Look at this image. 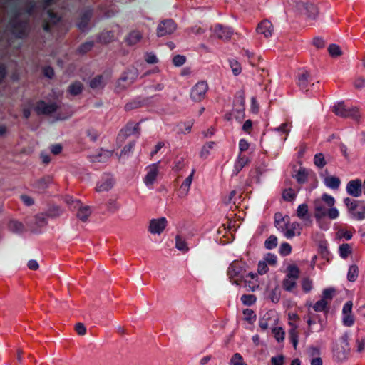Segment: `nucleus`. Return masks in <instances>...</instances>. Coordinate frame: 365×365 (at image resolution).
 I'll return each mask as SVG.
<instances>
[{
  "instance_id": "f257e3e1",
  "label": "nucleus",
  "mask_w": 365,
  "mask_h": 365,
  "mask_svg": "<svg viewBox=\"0 0 365 365\" xmlns=\"http://www.w3.org/2000/svg\"><path fill=\"white\" fill-rule=\"evenodd\" d=\"M339 212L336 208L331 207L330 209H327L322 205L321 201H315V214L314 216L317 219L319 220L326 215L330 219H335L338 217Z\"/></svg>"
},
{
  "instance_id": "f03ea898",
  "label": "nucleus",
  "mask_w": 365,
  "mask_h": 365,
  "mask_svg": "<svg viewBox=\"0 0 365 365\" xmlns=\"http://www.w3.org/2000/svg\"><path fill=\"white\" fill-rule=\"evenodd\" d=\"M334 112L336 115L344 117L350 116L356 120L360 117L357 108L347 107L344 103H339L334 106Z\"/></svg>"
},
{
  "instance_id": "7ed1b4c3",
  "label": "nucleus",
  "mask_w": 365,
  "mask_h": 365,
  "mask_svg": "<svg viewBox=\"0 0 365 365\" xmlns=\"http://www.w3.org/2000/svg\"><path fill=\"white\" fill-rule=\"evenodd\" d=\"M176 29V25L171 19L162 21L157 26V36L162 37L168 34H171Z\"/></svg>"
},
{
  "instance_id": "20e7f679",
  "label": "nucleus",
  "mask_w": 365,
  "mask_h": 365,
  "mask_svg": "<svg viewBox=\"0 0 365 365\" xmlns=\"http://www.w3.org/2000/svg\"><path fill=\"white\" fill-rule=\"evenodd\" d=\"M58 106L56 103H46L41 101L37 103L35 111L38 115H50L57 110Z\"/></svg>"
},
{
  "instance_id": "39448f33",
  "label": "nucleus",
  "mask_w": 365,
  "mask_h": 365,
  "mask_svg": "<svg viewBox=\"0 0 365 365\" xmlns=\"http://www.w3.org/2000/svg\"><path fill=\"white\" fill-rule=\"evenodd\" d=\"M143 38V35L138 30H132L128 33L125 38V41L129 46H133L140 43Z\"/></svg>"
},
{
  "instance_id": "423d86ee",
  "label": "nucleus",
  "mask_w": 365,
  "mask_h": 365,
  "mask_svg": "<svg viewBox=\"0 0 365 365\" xmlns=\"http://www.w3.org/2000/svg\"><path fill=\"white\" fill-rule=\"evenodd\" d=\"M214 32L220 39H229L232 36L230 29L221 24L215 25Z\"/></svg>"
},
{
  "instance_id": "0eeeda50",
  "label": "nucleus",
  "mask_w": 365,
  "mask_h": 365,
  "mask_svg": "<svg viewBox=\"0 0 365 365\" xmlns=\"http://www.w3.org/2000/svg\"><path fill=\"white\" fill-rule=\"evenodd\" d=\"M257 30L259 34L268 38L271 36L272 34L273 26L270 21H263L258 25Z\"/></svg>"
},
{
  "instance_id": "6e6552de",
  "label": "nucleus",
  "mask_w": 365,
  "mask_h": 365,
  "mask_svg": "<svg viewBox=\"0 0 365 365\" xmlns=\"http://www.w3.org/2000/svg\"><path fill=\"white\" fill-rule=\"evenodd\" d=\"M166 220L165 217H162L158 220H153L150 224V230L153 233H160L165 226H166Z\"/></svg>"
},
{
  "instance_id": "1a4fd4ad",
  "label": "nucleus",
  "mask_w": 365,
  "mask_h": 365,
  "mask_svg": "<svg viewBox=\"0 0 365 365\" xmlns=\"http://www.w3.org/2000/svg\"><path fill=\"white\" fill-rule=\"evenodd\" d=\"M361 187L360 180H352L347 185V192L354 197H358L361 194Z\"/></svg>"
},
{
  "instance_id": "9d476101",
  "label": "nucleus",
  "mask_w": 365,
  "mask_h": 365,
  "mask_svg": "<svg viewBox=\"0 0 365 365\" xmlns=\"http://www.w3.org/2000/svg\"><path fill=\"white\" fill-rule=\"evenodd\" d=\"M158 173L157 164H153L149 168V172L147 174L145 182L147 185H152L156 179Z\"/></svg>"
},
{
  "instance_id": "9b49d317",
  "label": "nucleus",
  "mask_w": 365,
  "mask_h": 365,
  "mask_svg": "<svg viewBox=\"0 0 365 365\" xmlns=\"http://www.w3.org/2000/svg\"><path fill=\"white\" fill-rule=\"evenodd\" d=\"M91 16V13L90 11L85 12L80 18L79 22L78 23V26L81 30H85L87 28L88 21Z\"/></svg>"
},
{
  "instance_id": "f8f14e48",
  "label": "nucleus",
  "mask_w": 365,
  "mask_h": 365,
  "mask_svg": "<svg viewBox=\"0 0 365 365\" xmlns=\"http://www.w3.org/2000/svg\"><path fill=\"white\" fill-rule=\"evenodd\" d=\"M207 90V85L205 82H200L197 83L192 89L195 95L201 96L206 93Z\"/></svg>"
},
{
  "instance_id": "ddd939ff",
  "label": "nucleus",
  "mask_w": 365,
  "mask_h": 365,
  "mask_svg": "<svg viewBox=\"0 0 365 365\" xmlns=\"http://www.w3.org/2000/svg\"><path fill=\"white\" fill-rule=\"evenodd\" d=\"M114 35L112 31L103 32L99 36V41L103 44H107L113 40Z\"/></svg>"
},
{
  "instance_id": "4468645a",
  "label": "nucleus",
  "mask_w": 365,
  "mask_h": 365,
  "mask_svg": "<svg viewBox=\"0 0 365 365\" xmlns=\"http://www.w3.org/2000/svg\"><path fill=\"white\" fill-rule=\"evenodd\" d=\"M297 226H298L297 223H291L289 222L285 224V235L287 237H292L295 235Z\"/></svg>"
},
{
  "instance_id": "2eb2a0df",
  "label": "nucleus",
  "mask_w": 365,
  "mask_h": 365,
  "mask_svg": "<svg viewBox=\"0 0 365 365\" xmlns=\"http://www.w3.org/2000/svg\"><path fill=\"white\" fill-rule=\"evenodd\" d=\"M324 181H325V184L328 187H329L331 188H334V189L337 188L340 184L339 179L336 177H333V176L326 178Z\"/></svg>"
},
{
  "instance_id": "dca6fc26",
  "label": "nucleus",
  "mask_w": 365,
  "mask_h": 365,
  "mask_svg": "<svg viewBox=\"0 0 365 365\" xmlns=\"http://www.w3.org/2000/svg\"><path fill=\"white\" fill-rule=\"evenodd\" d=\"M359 274V267L358 266L354 264L349 267L348 271V279L351 282H354Z\"/></svg>"
},
{
  "instance_id": "f3484780",
  "label": "nucleus",
  "mask_w": 365,
  "mask_h": 365,
  "mask_svg": "<svg viewBox=\"0 0 365 365\" xmlns=\"http://www.w3.org/2000/svg\"><path fill=\"white\" fill-rule=\"evenodd\" d=\"M47 14H48V17H49L48 22L46 23L43 25V29L46 31H48V29H49V23L55 24H56L59 21V18L56 16V14L53 13L52 11H48Z\"/></svg>"
},
{
  "instance_id": "a211bd4d",
  "label": "nucleus",
  "mask_w": 365,
  "mask_h": 365,
  "mask_svg": "<svg viewBox=\"0 0 365 365\" xmlns=\"http://www.w3.org/2000/svg\"><path fill=\"white\" fill-rule=\"evenodd\" d=\"M351 252V247L349 244H342L339 247V253L342 258H346Z\"/></svg>"
},
{
  "instance_id": "6ab92c4d",
  "label": "nucleus",
  "mask_w": 365,
  "mask_h": 365,
  "mask_svg": "<svg viewBox=\"0 0 365 365\" xmlns=\"http://www.w3.org/2000/svg\"><path fill=\"white\" fill-rule=\"evenodd\" d=\"M287 277L297 279L299 277V270L295 265H289L288 267Z\"/></svg>"
},
{
  "instance_id": "aec40b11",
  "label": "nucleus",
  "mask_w": 365,
  "mask_h": 365,
  "mask_svg": "<svg viewBox=\"0 0 365 365\" xmlns=\"http://www.w3.org/2000/svg\"><path fill=\"white\" fill-rule=\"evenodd\" d=\"M83 84L80 82H76L69 87L71 94L76 96L82 92Z\"/></svg>"
},
{
  "instance_id": "412c9836",
  "label": "nucleus",
  "mask_w": 365,
  "mask_h": 365,
  "mask_svg": "<svg viewBox=\"0 0 365 365\" xmlns=\"http://www.w3.org/2000/svg\"><path fill=\"white\" fill-rule=\"evenodd\" d=\"M91 212L88 207H82L78 212V217L80 218L83 222H86Z\"/></svg>"
},
{
  "instance_id": "4be33fe9",
  "label": "nucleus",
  "mask_w": 365,
  "mask_h": 365,
  "mask_svg": "<svg viewBox=\"0 0 365 365\" xmlns=\"http://www.w3.org/2000/svg\"><path fill=\"white\" fill-rule=\"evenodd\" d=\"M316 201H321L322 202V204L324 202L325 203L328 207H331L334 205V199L330 196V195H328L327 194H324L322 197V199L320 200H317Z\"/></svg>"
},
{
  "instance_id": "5701e85b",
  "label": "nucleus",
  "mask_w": 365,
  "mask_h": 365,
  "mask_svg": "<svg viewBox=\"0 0 365 365\" xmlns=\"http://www.w3.org/2000/svg\"><path fill=\"white\" fill-rule=\"evenodd\" d=\"M326 160L322 153H318L314 156V164L320 168L325 166Z\"/></svg>"
},
{
  "instance_id": "b1692460",
  "label": "nucleus",
  "mask_w": 365,
  "mask_h": 365,
  "mask_svg": "<svg viewBox=\"0 0 365 365\" xmlns=\"http://www.w3.org/2000/svg\"><path fill=\"white\" fill-rule=\"evenodd\" d=\"M328 50L330 55L334 57L339 56L342 53L339 46L335 44L330 45Z\"/></svg>"
},
{
  "instance_id": "393cba45",
  "label": "nucleus",
  "mask_w": 365,
  "mask_h": 365,
  "mask_svg": "<svg viewBox=\"0 0 365 365\" xmlns=\"http://www.w3.org/2000/svg\"><path fill=\"white\" fill-rule=\"evenodd\" d=\"M103 83V76H98L90 81L89 86L91 88H96L100 87Z\"/></svg>"
},
{
  "instance_id": "a878e982",
  "label": "nucleus",
  "mask_w": 365,
  "mask_h": 365,
  "mask_svg": "<svg viewBox=\"0 0 365 365\" xmlns=\"http://www.w3.org/2000/svg\"><path fill=\"white\" fill-rule=\"evenodd\" d=\"M93 46V42H86V43H83V45H81L78 48V53H80L81 54H84V53L90 51L92 49Z\"/></svg>"
},
{
  "instance_id": "bb28decb",
  "label": "nucleus",
  "mask_w": 365,
  "mask_h": 365,
  "mask_svg": "<svg viewBox=\"0 0 365 365\" xmlns=\"http://www.w3.org/2000/svg\"><path fill=\"white\" fill-rule=\"evenodd\" d=\"M274 337L278 341H282L284 338V331L281 327H276L273 329Z\"/></svg>"
},
{
  "instance_id": "cd10ccee",
  "label": "nucleus",
  "mask_w": 365,
  "mask_h": 365,
  "mask_svg": "<svg viewBox=\"0 0 365 365\" xmlns=\"http://www.w3.org/2000/svg\"><path fill=\"white\" fill-rule=\"evenodd\" d=\"M277 245V238L275 236H270L265 242L267 249H272Z\"/></svg>"
},
{
  "instance_id": "c85d7f7f",
  "label": "nucleus",
  "mask_w": 365,
  "mask_h": 365,
  "mask_svg": "<svg viewBox=\"0 0 365 365\" xmlns=\"http://www.w3.org/2000/svg\"><path fill=\"white\" fill-rule=\"evenodd\" d=\"M308 213V207L305 204L300 205L297 210V216L299 217H304L306 216V215Z\"/></svg>"
},
{
  "instance_id": "c756f323",
  "label": "nucleus",
  "mask_w": 365,
  "mask_h": 365,
  "mask_svg": "<svg viewBox=\"0 0 365 365\" xmlns=\"http://www.w3.org/2000/svg\"><path fill=\"white\" fill-rule=\"evenodd\" d=\"M295 280L296 279L287 277L283 283L284 289L287 291H290L296 285Z\"/></svg>"
},
{
  "instance_id": "7c9ffc66",
  "label": "nucleus",
  "mask_w": 365,
  "mask_h": 365,
  "mask_svg": "<svg viewBox=\"0 0 365 365\" xmlns=\"http://www.w3.org/2000/svg\"><path fill=\"white\" fill-rule=\"evenodd\" d=\"M295 196L294 191L292 189H287L283 192V198L287 201H292Z\"/></svg>"
},
{
  "instance_id": "2f4dec72",
  "label": "nucleus",
  "mask_w": 365,
  "mask_h": 365,
  "mask_svg": "<svg viewBox=\"0 0 365 365\" xmlns=\"http://www.w3.org/2000/svg\"><path fill=\"white\" fill-rule=\"evenodd\" d=\"M336 236L338 239L346 238L350 240L352 237V234L349 231L341 230L337 232Z\"/></svg>"
},
{
  "instance_id": "473e14b6",
  "label": "nucleus",
  "mask_w": 365,
  "mask_h": 365,
  "mask_svg": "<svg viewBox=\"0 0 365 365\" xmlns=\"http://www.w3.org/2000/svg\"><path fill=\"white\" fill-rule=\"evenodd\" d=\"M186 61V58L184 56L177 55L175 56L173 59V62L175 64V66H180L185 63Z\"/></svg>"
},
{
  "instance_id": "72a5a7b5",
  "label": "nucleus",
  "mask_w": 365,
  "mask_h": 365,
  "mask_svg": "<svg viewBox=\"0 0 365 365\" xmlns=\"http://www.w3.org/2000/svg\"><path fill=\"white\" fill-rule=\"evenodd\" d=\"M327 302L324 299H322L319 301H318L314 306V309L317 312H321L324 310L326 307Z\"/></svg>"
},
{
  "instance_id": "f704fd0d",
  "label": "nucleus",
  "mask_w": 365,
  "mask_h": 365,
  "mask_svg": "<svg viewBox=\"0 0 365 365\" xmlns=\"http://www.w3.org/2000/svg\"><path fill=\"white\" fill-rule=\"evenodd\" d=\"M292 251V247L288 243H283L280 248V253L282 255H287Z\"/></svg>"
},
{
  "instance_id": "c9c22d12",
  "label": "nucleus",
  "mask_w": 365,
  "mask_h": 365,
  "mask_svg": "<svg viewBox=\"0 0 365 365\" xmlns=\"http://www.w3.org/2000/svg\"><path fill=\"white\" fill-rule=\"evenodd\" d=\"M176 247L180 250H187L186 242L178 236L176 237Z\"/></svg>"
},
{
  "instance_id": "e433bc0d",
  "label": "nucleus",
  "mask_w": 365,
  "mask_h": 365,
  "mask_svg": "<svg viewBox=\"0 0 365 365\" xmlns=\"http://www.w3.org/2000/svg\"><path fill=\"white\" fill-rule=\"evenodd\" d=\"M145 61L149 64H153L158 62V58L155 54L152 53H146Z\"/></svg>"
},
{
  "instance_id": "4c0bfd02",
  "label": "nucleus",
  "mask_w": 365,
  "mask_h": 365,
  "mask_svg": "<svg viewBox=\"0 0 365 365\" xmlns=\"http://www.w3.org/2000/svg\"><path fill=\"white\" fill-rule=\"evenodd\" d=\"M255 297L254 295H243L242 297V301L245 304H252L255 301Z\"/></svg>"
},
{
  "instance_id": "58836bf2",
  "label": "nucleus",
  "mask_w": 365,
  "mask_h": 365,
  "mask_svg": "<svg viewBox=\"0 0 365 365\" xmlns=\"http://www.w3.org/2000/svg\"><path fill=\"white\" fill-rule=\"evenodd\" d=\"M296 329V327H294L293 329H292V330L290 331V337H291V339L293 342V346H294V349H297V334L295 331Z\"/></svg>"
},
{
  "instance_id": "ea45409f",
  "label": "nucleus",
  "mask_w": 365,
  "mask_h": 365,
  "mask_svg": "<svg viewBox=\"0 0 365 365\" xmlns=\"http://www.w3.org/2000/svg\"><path fill=\"white\" fill-rule=\"evenodd\" d=\"M237 198L236 192L235 190L230 191L228 195V203L235 205Z\"/></svg>"
},
{
  "instance_id": "a19ab883",
  "label": "nucleus",
  "mask_w": 365,
  "mask_h": 365,
  "mask_svg": "<svg viewBox=\"0 0 365 365\" xmlns=\"http://www.w3.org/2000/svg\"><path fill=\"white\" fill-rule=\"evenodd\" d=\"M75 329L79 335H84L86 332V327L82 323H77Z\"/></svg>"
},
{
  "instance_id": "79ce46f5",
  "label": "nucleus",
  "mask_w": 365,
  "mask_h": 365,
  "mask_svg": "<svg viewBox=\"0 0 365 365\" xmlns=\"http://www.w3.org/2000/svg\"><path fill=\"white\" fill-rule=\"evenodd\" d=\"M267 265L266 262H260L258 264V273L260 274H265L267 272Z\"/></svg>"
},
{
  "instance_id": "37998d69",
  "label": "nucleus",
  "mask_w": 365,
  "mask_h": 365,
  "mask_svg": "<svg viewBox=\"0 0 365 365\" xmlns=\"http://www.w3.org/2000/svg\"><path fill=\"white\" fill-rule=\"evenodd\" d=\"M243 314L247 321H250L255 317L254 311L250 309H245Z\"/></svg>"
},
{
  "instance_id": "c03bdc74",
  "label": "nucleus",
  "mask_w": 365,
  "mask_h": 365,
  "mask_svg": "<svg viewBox=\"0 0 365 365\" xmlns=\"http://www.w3.org/2000/svg\"><path fill=\"white\" fill-rule=\"evenodd\" d=\"M302 287L304 291L308 292L312 289V282L309 279H304L302 280Z\"/></svg>"
},
{
  "instance_id": "a18cd8bd",
  "label": "nucleus",
  "mask_w": 365,
  "mask_h": 365,
  "mask_svg": "<svg viewBox=\"0 0 365 365\" xmlns=\"http://www.w3.org/2000/svg\"><path fill=\"white\" fill-rule=\"evenodd\" d=\"M352 309V302H348L343 308V313L345 315L351 314Z\"/></svg>"
},
{
  "instance_id": "49530a36",
  "label": "nucleus",
  "mask_w": 365,
  "mask_h": 365,
  "mask_svg": "<svg viewBox=\"0 0 365 365\" xmlns=\"http://www.w3.org/2000/svg\"><path fill=\"white\" fill-rule=\"evenodd\" d=\"M354 215L356 217L358 220H362L365 217V208H360L356 212H354Z\"/></svg>"
},
{
  "instance_id": "de8ad7c7",
  "label": "nucleus",
  "mask_w": 365,
  "mask_h": 365,
  "mask_svg": "<svg viewBox=\"0 0 365 365\" xmlns=\"http://www.w3.org/2000/svg\"><path fill=\"white\" fill-rule=\"evenodd\" d=\"M346 205L349 207L350 211L354 212L356 209V204L355 202L351 201L350 199L345 200Z\"/></svg>"
},
{
  "instance_id": "09e8293b",
  "label": "nucleus",
  "mask_w": 365,
  "mask_h": 365,
  "mask_svg": "<svg viewBox=\"0 0 365 365\" xmlns=\"http://www.w3.org/2000/svg\"><path fill=\"white\" fill-rule=\"evenodd\" d=\"M272 362L274 365H282L284 363V357L278 356L272 359Z\"/></svg>"
},
{
  "instance_id": "8fccbe9b",
  "label": "nucleus",
  "mask_w": 365,
  "mask_h": 365,
  "mask_svg": "<svg viewBox=\"0 0 365 365\" xmlns=\"http://www.w3.org/2000/svg\"><path fill=\"white\" fill-rule=\"evenodd\" d=\"M28 267L31 270H37L39 268L38 263L36 260H30Z\"/></svg>"
},
{
  "instance_id": "3c124183",
  "label": "nucleus",
  "mask_w": 365,
  "mask_h": 365,
  "mask_svg": "<svg viewBox=\"0 0 365 365\" xmlns=\"http://www.w3.org/2000/svg\"><path fill=\"white\" fill-rule=\"evenodd\" d=\"M264 262H266V263H268L271 265H274L276 264L277 260H276V257L274 255L269 254L267 255V257H266Z\"/></svg>"
},
{
  "instance_id": "603ef678",
  "label": "nucleus",
  "mask_w": 365,
  "mask_h": 365,
  "mask_svg": "<svg viewBox=\"0 0 365 365\" xmlns=\"http://www.w3.org/2000/svg\"><path fill=\"white\" fill-rule=\"evenodd\" d=\"M344 324L346 326H350L353 324L354 319L351 314L345 315V317L343 319Z\"/></svg>"
},
{
  "instance_id": "864d4df0",
  "label": "nucleus",
  "mask_w": 365,
  "mask_h": 365,
  "mask_svg": "<svg viewBox=\"0 0 365 365\" xmlns=\"http://www.w3.org/2000/svg\"><path fill=\"white\" fill-rule=\"evenodd\" d=\"M44 75L49 78H51L54 76V71L50 67H47L43 70Z\"/></svg>"
},
{
  "instance_id": "5fc2aeb1",
  "label": "nucleus",
  "mask_w": 365,
  "mask_h": 365,
  "mask_svg": "<svg viewBox=\"0 0 365 365\" xmlns=\"http://www.w3.org/2000/svg\"><path fill=\"white\" fill-rule=\"evenodd\" d=\"M307 175L304 171H299L297 175V180L298 182H302L305 180Z\"/></svg>"
},
{
  "instance_id": "6e6d98bb",
  "label": "nucleus",
  "mask_w": 365,
  "mask_h": 365,
  "mask_svg": "<svg viewBox=\"0 0 365 365\" xmlns=\"http://www.w3.org/2000/svg\"><path fill=\"white\" fill-rule=\"evenodd\" d=\"M252 123L251 120H247L245 121V123H244L243 125V130L245 131H249L250 130H251L252 128Z\"/></svg>"
},
{
  "instance_id": "4d7b16f0",
  "label": "nucleus",
  "mask_w": 365,
  "mask_h": 365,
  "mask_svg": "<svg viewBox=\"0 0 365 365\" xmlns=\"http://www.w3.org/2000/svg\"><path fill=\"white\" fill-rule=\"evenodd\" d=\"M333 289H325L323 292L324 299H331Z\"/></svg>"
},
{
  "instance_id": "13d9d810",
  "label": "nucleus",
  "mask_w": 365,
  "mask_h": 365,
  "mask_svg": "<svg viewBox=\"0 0 365 365\" xmlns=\"http://www.w3.org/2000/svg\"><path fill=\"white\" fill-rule=\"evenodd\" d=\"M6 74V68L4 66H0V83L3 81Z\"/></svg>"
},
{
  "instance_id": "bf43d9fd",
  "label": "nucleus",
  "mask_w": 365,
  "mask_h": 365,
  "mask_svg": "<svg viewBox=\"0 0 365 365\" xmlns=\"http://www.w3.org/2000/svg\"><path fill=\"white\" fill-rule=\"evenodd\" d=\"M62 150V147L61 145H54L53 148H52V150H51V152L54 154V155H58L59 154Z\"/></svg>"
},
{
  "instance_id": "052dcab7",
  "label": "nucleus",
  "mask_w": 365,
  "mask_h": 365,
  "mask_svg": "<svg viewBox=\"0 0 365 365\" xmlns=\"http://www.w3.org/2000/svg\"><path fill=\"white\" fill-rule=\"evenodd\" d=\"M249 147V144L247 141L242 140L240 143V149L241 151L246 150Z\"/></svg>"
},
{
  "instance_id": "680f3d73",
  "label": "nucleus",
  "mask_w": 365,
  "mask_h": 365,
  "mask_svg": "<svg viewBox=\"0 0 365 365\" xmlns=\"http://www.w3.org/2000/svg\"><path fill=\"white\" fill-rule=\"evenodd\" d=\"M22 199L27 205H31L34 203L33 200L29 196L24 195L22 197Z\"/></svg>"
},
{
  "instance_id": "e2e57ef3",
  "label": "nucleus",
  "mask_w": 365,
  "mask_h": 365,
  "mask_svg": "<svg viewBox=\"0 0 365 365\" xmlns=\"http://www.w3.org/2000/svg\"><path fill=\"white\" fill-rule=\"evenodd\" d=\"M312 365H322V361L320 358H314L312 361Z\"/></svg>"
},
{
  "instance_id": "0e129e2a",
  "label": "nucleus",
  "mask_w": 365,
  "mask_h": 365,
  "mask_svg": "<svg viewBox=\"0 0 365 365\" xmlns=\"http://www.w3.org/2000/svg\"><path fill=\"white\" fill-rule=\"evenodd\" d=\"M193 173L194 172L192 171V173L190 174V175L186 179V185L187 187H189L192 182V177H193Z\"/></svg>"
},
{
  "instance_id": "69168bd1",
  "label": "nucleus",
  "mask_w": 365,
  "mask_h": 365,
  "mask_svg": "<svg viewBox=\"0 0 365 365\" xmlns=\"http://www.w3.org/2000/svg\"><path fill=\"white\" fill-rule=\"evenodd\" d=\"M163 145L162 143H158L156 145L155 150L153 152H152L151 155L153 156L154 154L157 153V152L163 147Z\"/></svg>"
},
{
  "instance_id": "338daca9",
  "label": "nucleus",
  "mask_w": 365,
  "mask_h": 365,
  "mask_svg": "<svg viewBox=\"0 0 365 365\" xmlns=\"http://www.w3.org/2000/svg\"><path fill=\"white\" fill-rule=\"evenodd\" d=\"M23 114L26 118H28L31 114L30 110L29 109H24Z\"/></svg>"
},
{
  "instance_id": "774afa93",
  "label": "nucleus",
  "mask_w": 365,
  "mask_h": 365,
  "mask_svg": "<svg viewBox=\"0 0 365 365\" xmlns=\"http://www.w3.org/2000/svg\"><path fill=\"white\" fill-rule=\"evenodd\" d=\"M242 359L241 356L239 354H236L233 358V361L235 362H239Z\"/></svg>"
}]
</instances>
